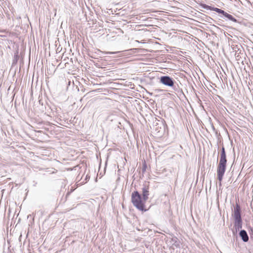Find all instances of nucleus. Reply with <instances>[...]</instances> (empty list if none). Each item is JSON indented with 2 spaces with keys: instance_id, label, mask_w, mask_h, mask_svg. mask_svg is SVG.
Here are the masks:
<instances>
[{
  "instance_id": "nucleus-1",
  "label": "nucleus",
  "mask_w": 253,
  "mask_h": 253,
  "mask_svg": "<svg viewBox=\"0 0 253 253\" xmlns=\"http://www.w3.org/2000/svg\"><path fill=\"white\" fill-rule=\"evenodd\" d=\"M226 163L227 159L225 150L224 147H222L220 154L219 162L217 169V178L220 182V183H221L225 171Z\"/></svg>"
},
{
  "instance_id": "nucleus-2",
  "label": "nucleus",
  "mask_w": 253,
  "mask_h": 253,
  "mask_svg": "<svg viewBox=\"0 0 253 253\" xmlns=\"http://www.w3.org/2000/svg\"><path fill=\"white\" fill-rule=\"evenodd\" d=\"M146 200L141 197L140 194L137 191L131 194V202L133 205L140 211L144 210V205Z\"/></svg>"
},
{
  "instance_id": "nucleus-3",
  "label": "nucleus",
  "mask_w": 253,
  "mask_h": 253,
  "mask_svg": "<svg viewBox=\"0 0 253 253\" xmlns=\"http://www.w3.org/2000/svg\"><path fill=\"white\" fill-rule=\"evenodd\" d=\"M160 82L165 86L172 87L174 86V80L168 76H162L159 78Z\"/></svg>"
},
{
  "instance_id": "nucleus-4",
  "label": "nucleus",
  "mask_w": 253,
  "mask_h": 253,
  "mask_svg": "<svg viewBox=\"0 0 253 253\" xmlns=\"http://www.w3.org/2000/svg\"><path fill=\"white\" fill-rule=\"evenodd\" d=\"M233 216L235 220L242 219L241 215V208L239 205L237 204L234 208Z\"/></svg>"
},
{
  "instance_id": "nucleus-5",
  "label": "nucleus",
  "mask_w": 253,
  "mask_h": 253,
  "mask_svg": "<svg viewBox=\"0 0 253 253\" xmlns=\"http://www.w3.org/2000/svg\"><path fill=\"white\" fill-rule=\"evenodd\" d=\"M142 197L146 201L148 199L149 195V187L146 185H144L142 188Z\"/></svg>"
},
{
  "instance_id": "nucleus-6",
  "label": "nucleus",
  "mask_w": 253,
  "mask_h": 253,
  "mask_svg": "<svg viewBox=\"0 0 253 253\" xmlns=\"http://www.w3.org/2000/svg\"><path fill=\"white\" fill-rule=\"evenodd\" d=\"M239 235L244 242L248 241L249 236L245 230H241L239 233Z\"/></svg>"
},
{
  "instance_id": "nucleus-7",
  "label": "nucleus",
  "mask_w": 253,
  "mask_h": 253,
  "mask_svg": "<svg viewBox=\"0 0 253 253\" xmlns=\"http://www.w3.org/2000/svg\"><path fill=\"white\" fill-rule=\"evenodd\" d=\"M234 226L236 231L239 230L242 228V219L235 220L234 222Z\"/></svg>"
},
{
  "instance_id": "nucleus-8",
  "label": "nucleus",
  "mask_w": 253,
  "mask_h": 253,
  "mask_svg": "<svg viewBox=\"0 0 253 253\" xmlns=\"http://www.w3.org/2000/svg\"><path fill=\"white\" fill-rule=\"evenodd\" d=\"M225 17L228 18L229 20H231L234 22H237V20L235 19L232 15L227 13V12H225V14L223 15Z\"/></svg>"
},
{
  "instance_id": "nucleus-9",
  "label": "nucleus",
  "mask_w": 253,
  "mask_h": 253,
  "mask_svg": "<svg viewBox=\"0 0 253 253\" xmlns=\"http://www.w3.org/2000/svg\"><path fill=\"white\" fill-rule=\"evenodd\" d=\"M211 10L214 11L218 13L222 14L224 15L225 14V11L221 9H219L217 7H212L211 8H210Z\"/></svg>"
},
{
  "instance_id": "nucleus-10",
  "label": "nucleus",
  "mask_w": 253,
  "mask_h": 253,
  "mask_svg": "<svg viewBox=\"0 0 253 253\" xmlns=\"http://www.w3.org/2000/svg\"><path fill=\"white\" fill-rule=\"evenodd\" d=\"M166 51H168V49L167 48V47H165L164 45L159 43V53H165Z\"/></svg>"
},
{
  "instance_id": "nucleus-11",
  "label": "nucleus",
  "mask_w": 253,
  "mask_h": 253,
  "mask_svg": "<svg viewBox=\"0 0 253 253\" xmlns=\"http://www.w3.org/2000/svg\"><path fill=\"white\" fill-rule=\"evenodd\" d=\"M161 63H162V60L159 58V69H167V67L161 64Z\"/></svg>"
},
{
  "instance_id": "nucleus-12",
  "label": "nucleus",
  "mask_w": 253,
  "mask_h": 253,
  "mask_svg": "<svg viewBox=\"0 0 253 253\" xmlns=\"http://www.w3.org/2000/svg\"><path fill=\"white\" fill-rule=\"evenodd\" d=\"M162 123H163V129L165 131V133L166 135H167V133H168V132L166 131V126L165 125V124H164L163 123V120L162 121Z\"/></svg>"
},
{
  "instance_id": "nucleus-13",
  "label": "nucleus",
  "mask_w": 253,
  "mask_h": 253,
  "mask_svg": "<svg viewBox=\"0 0 253 253\" xmlns=\"http://www.w3.org/2000/svg\"><path fill=\"white\" fill-rule=\"evenodd\" d=\"M251 232L250 233V237H251V239L253 240V229H251Z\"/></svg>"
},
{
  "instance_id": "nucleus-14",
  "label": "nucleus",
  "mask_w": 253,
  "mask_h": 253,
  "mask_svg": "<svg viewBox=\"0 0 253 253\" xmlns=\"http://www.w3.org/2000/svg\"><path fill=\"white\" fill-rule=\"evenodd\" d=\"M119 52H120L119 51H118V52H106V54H115V53H119Z\"/></svg>"
},
{
  "instance_id": "nucleus-15",
  "label": "nucleus",
  "mask_w": 253,
  "mask_h": 253,
  "mask_svg": "<svg viewBox=\"0 0 253 253\" xmlns=\"http://www.w3.org/2000/svg\"><path fill=\"white\" fill-rule=\"evenodd\" d=\"M164 12L163 11H159V15H163V13Z\"/></svg>"
},
{
  "instance_id": "nucleus-16",
  "label": "nucleus",
  "mask_w": 253,
  "mask_h": 253,
  "mask_svg": "<svg viewBox=\"0 0 253 253\" xmlns=\"http://www.w3.org/2000/svg\"><path fill=\"white\" fill-rule=\"evenodd\" d=\"M142 170H143V171L145 170V166H143V169H142Z\"/></svg>"
}]
</instances>
